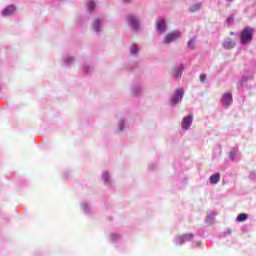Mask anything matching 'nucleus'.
Wrapping results in <instances>:
<instances>
[{
    "label": "nucleus",
    "mask_w": 256,
    "mask_h": 256,
    "mask_svg": "<svg viewBox=\"0 0 256 256\" xmlns=\"http://www.w3.org/2000/svg\"><path fill=\"white\" fill-rule=\"evenodd\" d=\"M253 33H255V29L251 27L244 28L240 34V43H242V45L251 43V41H253Z\"/></svg>",
    "instance_id": "f257e3e1"
},
{
    "label": "nucleus",
    "mask_w": 256,
    "mask_h": 256,
    "mask_svg": "<svg viewBox=\"0 0 256 256\" xmlns=\"http://www.w3.org/2000/svg\"><path fill=\"white\" fill-rule=\"evenodd\" d=\"M92 30L96 35H101V32L103 31V19L96 18L92 21Z\"/></svg>",
    "instance_id": "f03ea898"
},
{
    "label": "nucleus",
    "mask_w": 256,
    "mask_h": 256,
    "mask_svg": "<svg viewBox=\"0 0 256 256\" xmlns=\"http://www.w3.org/2000/svg\"><path fill=\"white\" fill-rule=\"evenodd\" d=\"M179 37H181V32L174 31V32L169 33L168 35L165 36L164 43L166 45L169 44V43H173V41L179 39Z\"/></svg>",
    "instance_id": "7ed1b4c3"
},
{
    "label": "nucleus",
    "mask_w": 256,
    "mask_h": 256,
    "mask_svg": "<svg viewBox=\"0 0 256 256\" xmlns=\"http://www.w3.org/2000/svg\"><path fill=\"white\" fill-rule=\"evenodd\" d=\"M183 95H184L183 89L181 88L177 89L171 99L172 105H177L179 101H182Z\"/></svg>",
    "instance_id": "20e7f679"
},
{
    "label": "nucleus",
    "mask_w": 256,
    "mask_h": 256,
    "mask_svg": "<svg viewBox=\"0 0 256 256\" xmlns=\"http://www.w3.org/2000/svg\"><path fill=\"white\" fill-rule=\"evenodd\" d=\"M191 125H193V115H188L184 117L181 123L182 129H184V131H187V129H189Z\"/></svg>",
    "instance_id": "39448f33"
},
{
    "label": "nucleus",
    "mask_w": 256,
    "mask_h": 256,
    "mask_svg": "<svg viewBox=\"0 0 256 256\" xmlns=\"http://www.w3.org/2000/svg\"><path fill=\"white\" fill-rule=\"evenodd\" d=\"M191 239H193L192 233L183 234L177 238L176 245H183V243H187V241H191Z\"/></svg>",
    "instance_id": "423d86ee"
},
{
    "label": "nucleus",
    "mask_w": 256,
    "mask_h": 256,
    "mask_svg": "<svg viewBox=\"0 0 256 256\" xmlns=\"http://www.w3.org/2000/svg\"><path fill=\"white\" fill-rule=\"evenodd\" d=\"M233 103V95L231 93H226L222 97V105L229 107Z\"/></svg>",
    "instance_id": "0eeeda50"
},
{
    "label": "nucleus",
    "mask_w": 256,
    "mask_h": 256,
    "mask_svg": "<svg viewBox=\"0 0 256 256\" xmlns=\"http://www.w3.org/2000/svg\"><path fill=\"white\" fill-rule=\"evenodd\" d=\"M15 13V6L9 5L2 11L3 17H9L10 15H13Z\"/></svg>",
    "instance_id": "6e6552de"
},
{
    "label": "nucleus",
    "mask_w": 256,
    "mask_h": 256,
    "mask_svg": "<svg viewBox=\"0 0 256 256\" xmlns=\"http://www.w3.org/2000/svg\"><path fill=\"white\" fill-rule=\"evenodd\" d=\"M102 180L104 181V185H106L107 187H111V174H109V172L105 171L102 173Z\"/></svg>",
    "instance_id": "1a4fd4ad"
},
{
    "label": "nucleus",
    "mask_w": 256,
    "mask_h": 256,
    "mask_svg": "<svg viewBox=\"0 0 256 256\" xmlns=\"http://www.w3.org/2000/svg\"><path fill=\"white\" fill-rule=\"evenodd\" d=\"M130 27L132 31H138L139 29V21H137V18L134 16L130 17Z\"/></svg>",
    "instance_id": "9d476101"
},
{
    "label": "nucleus",
    "mask_w": 256,
    "mask_h": 256,
    "mask_svg": "<svg viewBox=\"0 0 256 256\" xmlns=\"http://www.w3.org/2000/svg\"><path fill=\"white\" fill-rule=\"evenodd\" d=\"M223 47L224 49H233L235 47V41L231 40V38H226L223 41Z\"/></svg>",
    "instance_id": "9b49d317"
},
{
    "label": "nucleus",
    "mask_w": 256,
    "mask_h": 256,
    "mask_svg": "<svg viewBox=\"0 0 256 256\" xmlns=\"http://www.w3.org/2000/svg\"><path fill=\"white\" fill-rule=\"evenodd\" d=\"M63 63L64 65L67 67L69 65H73V63L75 62V58L73 56H69V55H65L63 56Z\"/></svg>",
    "instance_id": "f8f14e48"
},
{
    "label": "nucleus",
    "mask_w": 256,
    "mask_h": 256,
    "mask_svg": "<svg viewBox=\"0 0 256 256\" xmlns=\"http://www.w3.org/2000/svg\"><path fill=\"white\" fill-rule=\"evenodd\" d=\"M81 207H82L85 215H91V206L89 205V203L83 201V202H81Z\"/></svg>",
    "instance_id": "ddd939ff"
},
{
    "label": "nucleus",
    "mask_w": 256,
    "mask_h": 256,
    "mask_svg": "<svg viewBox=\"0 0 256 256\" xmlns=\"http://www.w3.org/2000/svg\"><path fill=\"white\" fill-rule=\"evenodd\" d=\"M218 181H221V174L216 173V174H212V175L210 176V183H211L212 185H217V182H218Z\"/></svg>",
    "instance_id": "4468645a"
},
{
    "label": "nucleus",
    "mask_w": 256,
    "mask_h": 256,
    "mask_svg": "<svg viewBox=\"0 0 256 256\" xmlns=\"http://www.w3.org/2000/svg\"><path fill=\"white\" fill-rule=\"evenodd\" d=\"M93 65H87L85 64L82 68V71L86 74V75H91V73H93Z\"/></svg>",
    "instance_id": "2eb2a0df"
},
{
    "label": "nucleus",
    "mask_w": 256,
    "mask_h": 256,
    "mask_svg": "<svg viewBox=\"0 0 256 256\" xmlns=\"http://www.w3.org/2000/svg\"><path fill=\"white\" fill-rule=\"evenodd\" d=\"M125 129V120L124 119H120L118 121V130L117 133H121V131H124Z\"/></svg>",
    "instance_id": "dca6fc26"
},
{
    "label": "nucleus",
    "mask_w": 256,
    "mask_h": 256,
    "mask_svg": "<svg viewBox=\"0 0 256 256\" xmlns=\"http://www.w3.org/2000/svg\"><path fill=\"white\" fill-rule=\"evenodd\" d=\"M110 240L112 241V243H117V241L121 240V235L112 233L110 235Z\"/></svg>",
    "instance_id": "f3484780"
},
{
    "label": "nucleus",
    "mask_w": 256,
    "mask_h": 256,
    "mask_svg": "<svg viewBox=\"0 0 256 256\" xmlns=\"http://www.w3.org/2000/svg\"><path fill=\"white\" fill-rule=\"evenodd\" d=\"M157 29H158V31H160V33H164V31H165V20H162L158 23Z\"/></svg>",
    "instance_id": "a211bd4d"
},
{
    "label": "nucleus",
    "mask_w": 256,
    "mask_h": 256,
    "mask_svg": "<svg viewBox=\"0 0 256 256\" xmlns=\"http://www.w3.org/2000/svg\"><path fill=\"white\" fill-rule=\"evenodd\" d=\"M238 223H243V221H247V214L241 213L237 216Z\"/></svg>",
    "instance_id": "6ab92c4d"
},
{
    "label": "nucleus",
    "mask_w": 256,
    "mask_h": 256,
    "mask_svg": "<svg viewBox=\"0 0 256 256\" xmlns=\"http://www.w3.org/2000/svg\"><path fill=\"white\" fill-rule=\"evenodd\" d=\"M199 9H201V4H199V3L193 4L190 7V13H195V11H199Z\"/></svg>",
    "instance_id": "aec40b11"
},
{
    "label": "nucleus",
    "mask_w": 256,
    "mask_h": 256,
    "mask_svg": "<svg viewBox=\"0 0 256 256\" xmlns=\"http://www.w3.org/2000/svg\"><path fill=\"white\" fill-rule=\"evenodd\" d=\"M95 9V1H90L87 3V10L89 11V13L93 12V10Z\"/></svg>",
    "instance_id": "412c9836"
},
{
    "label": "nucleus",
    "mask_w": 256,
    "mask_h": 256,
    "mask_svg": "<svg viewBox=\"0 0 256 256\" xmlns=\"http://www.w3.org/2000/svg\"><path fill=\"white\" fill-rule=\"evenodd\" d=\"M181 75H183V66H180L178 71L175 72L176 79H179V77H181Z\"/></svg>",
    "instance_id": "4be33fe9"
},
{
    "label": "nucleus",
    "mask_w": 256,
    "mask_h": 256,
    "mask_svg": "<svg viewBox=\"0 0 256 256\" xmlns=\"http://www.w3.org/2000/svg\"><path fill=\"white\" fill-rule=\"evenodd\" d=\"M131 53L132 55H137V53H139V47H137V45H133L131 47Z\"/></svg>",
    "instance_id": "5701e85b"
},
{
    "label": "nucleus",
    "mask_w": 256,
    "mask_h": 256,
    "mask_svg": "<svg viewBox=\"0 0 256 256\" xmlns=\"http://www.w3.org/2000/svg\"><path fill=\"white\" fill-rule=\"evenodd\" d=\"M188 47L190 49H195V39L192 38L189 42H188Z\"/></svg>",
    "instance_id": "b1692460"
},
{
    "label": "nucleus",
    "mask_w": 256,
    "mask_h": 256,
    "mask_svg": "<svg viewBox=\"0 0 256 256\" xmlns=\"http://www.w3.org/2000/svg\"><path fill=\"white\" fill-rule=\"evenodd\" d=\"M247 82V76L242 77L241 81L238 83L239 87H243Z\"/></svg>",
    "instance_id": "393cba45"
},
{
    "label": "nucleus",
    "mask_w": 256,
    "mask_h": 256,
    "mask_svg": "<svg viewBox=\"0 0 256 256\" xmlns=\"http://www.w3.org/2000/svg\"><path fill=\"white\" fill-rule=\"evenodd\" d=\"M200 81H201V83H205V81H207V75L206 74H201L200 75Z\"/></svg>",
    "instance_id": "a878e982"
},
{
    "label": "nucleus",
    "mask_w": 256,
    "mask_h": 256,
    "mask_svg": "<svg viewBox=\"0 0 256 256\" xmlns=\"http://www.w3.org/2000/svg\"><path fill=\"white\" fill-rule=\"evenodd\" d=\"M230 159L235 161V152H230Z\"/></svg>",
    "instance_id": "bb28decb"
},
{
    "label": "nucleus",
    "mask_w": 256,
    "mask_h": 256,
    "mask_svg": "<svg viewBox=\"0 0 256 256\" xmlns=\"http://www.w3.org/2000/svg\"><path fill=\"white\" fill-rule=\"evenodd\" d=\"M228 23H233V17L227 19Z\"/></svg>",
    "instance_id": "cd10ccee"
},
{
    "label": "nucleus",
    "mask_w": 256,
    "mask_h": 256,
    "mask_svg": "<svg viewBox=\"0 0 256 256\" xmlns=\"http://www.w3.org/2000/svg\"><path fill=\"white\" fill-rule=\"evenodd\" d=\"M124 4L129 3V0H122Z\"/></svg>",
    "instance_id": "c85d7f7f"
},
{
    "label": "nucleus",
    "mask_w": 256,
    "mask_h": 256,
    "mask_svg": "<svg viewBox=\"0 0 256 256\" xmlns=\"http://www.w3.org/2000/svg\"><path fill=\"white\" fill-rule=\"evenodd\" d=\"M126 21L129 23V15L126 16Z\"/></svg>",
    "instance_id": "c756f323"
},
{
    "label": "nucleus",
    "mask_w": 256,
    "mask_h": 256,
    "mask_svg": "<svg viewBox=\"0 0 256 256\" xmlns=\"http://www.w3.org/2000/svg\"><path fill=\"white\" fill-rule=\"evenodd\" d=\"M132 93H133L134 95H137V92H135V89L132 90Z\"/></svg>",
    "instance_id": "7c9ffc66"
},
{
    "label": "nucleus",
    "mask_w": 256,
    "mask_h": 256,
    "mask_svg": "<svg viewBox=\"0 0 256 256\" xmlns=\"http://www.w3.org/2000/svg\"><path fill=\"white\" fill-rule=\"evenodd\" d=\"M231 35H234L235 33L234 32H230Z\"/></svg>",
    "instance_id": "2f4dec72"
},
{
    "label": "nucleus",
    "mask_w": 256,
    "mask_h": 256,
    "mask_svg": "<svg viewBox=\"0 0 256 256\" xmlns=\"http://www.w3.org/2000/svg\"><path fill=\"white\" fill-rule=\"evenodd\" d=\"M227 1H233V0H227Z\"/></svg>",
    "instance_id": "473e14b6"
}]
</instances>
